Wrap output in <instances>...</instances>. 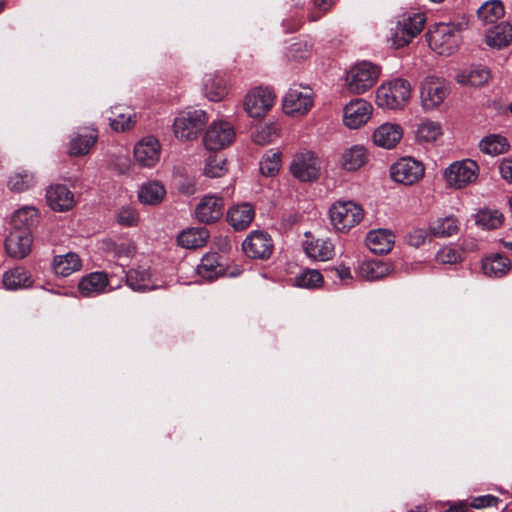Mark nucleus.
Here are the masks:
<instances>
[{
  "label": "nucleus",
  "mask_w": 512,
  "mask_h": 512,
  "mask_svg": "<svg viewBox=\"0 0 512 512\" xmlns=\"http://www.w3.org/2000/svg\"><path fill=\"white\" fill-rule=\"evenodd\" d=\"M412 87L408 80L394 78L383 82L376 90L375 102L378 107L389 110L402 109L409 102Z\"/></svg>",
  "instance_id": "f257e3e1"
},
{
  "label": "nucleus",
  "mask_w": 512,
  "mask_h": 512,
  "mask_svg": "<svg viewBox=\"0 0 512 512\" xmlns=\"http://www.w3.org/2000/svg\"><path fill=\"white\" fill-rule=\"evenodd\" d=\"M381 67L370 61H359L346 71L345 88L353 95H361L369 91L378 81Z\"/></svg>",
  "instance_id": "f03ea898"
},
{
  "label": "nucleus",
  "mask_w": 512,
  "mask_h": 512,
  "mask_svg": "<svg viewBox=\"0 0 512 512\" xmlns=\"http://www.w3.org/2000/svg\"><path fill=\"white\" fill-rule=\"evenodd\" d=\"M479 165L472 159L454 161L443 171V179L448 188L463 189L475 183L479 176Z\"/></svg>",
  "instance_id": "7ed1b4c3"
},
{
  "label": "nucleus",
  "mask_w": 512,
  "mask_h": 512,
  "mask_svg": "<svg viewBox=\"0 0 512 512\" xmlns=\"http://www.w3.org/2000/svg\"><path fill=\"white\" fill-rule=\"evenodd\" d=\"M208 117L201 109L186 110L178 114L173 122V132L180 141H191L203 130Z\"/></svg>",
  "instance_id": "20e7f679"
},
{
  "label": "nucleus",
  "mask_w": 512,
  "mask_h": 512,
  "mask_svg": "<svg viewBox=\"0 0 512 512\" xmlns=\"http://www.w3.org/2000/svg\"><path fill=\"white\" fill-rule=\"evenodd\" d=\"M334 228L340 232H348L364 218V210L354 201H337L329 211Z\"/></svg>",
  "instance_id": "39448f33"
},
{
  "label": "nucleus",
  "mask_w": 512,
  "mask_h": 512,
  "mask_svg": "<svg viewBox=\"0 0 512 512\" xmlns=\"http://www.w3.org/2000/svg\"><path fill=\"white\" fill-rule=\"evenodd\" d=\"M448 95V84L441 77L428 75L420 84L421 106L426 111H432L438 108Z\"/></svg>",
  "instance_id": "423d86ee"
},
{
  "label": "nucleus",
  "mask_w": 512,
  "mask_h": 512,
  "mask_svg": "<svg viewBox=\"0 0 512 512\" xmlns=\"http://www.w3.org/2000/svg\"><path fill=\"white\" fill-rule=\"evenodd\" d=\"M320 170V159L314 152L308 150L296 153L290 163L291 174L301 182L317 180Z\"/></svg>",
  "instance_id": "0eeeda50"
},
{
  "label": "nucleus",
  "mask_w": 512,
  "mask_h": 512,
  "mask_svg": "<svg viewBox=\"0 0 512 512\" xmlns=\"http://www.w3.org/2000/svg\"><path fill=\"white\" fill-rule=\"evenodd\" d=\"M314 105V92L308 86H292L283 99V110L287 115L303 116Z\"/></svg>",
  "instance_id": "6e6552de"
},
{
  "label": "nucleus",
  "mask_w": 512,
  "mask_h": 512,
  "mask_svg": "<svg viewBox=\"0 0 512 512\" xmlns=\"http://www.w3.org/2000/svg\"><path fill=\"white\" fill-rule=\"evenodd\" d=\"M276 95L268 87H255L244 98V109L252 118H262L273 107Z\"/></svg>",
  "instance_id": "1a4fd4ad"
},
{
  "label": "nucleus",
  "mask_w": 512,
  "mask_h": 512,
  "mask_svg": "<svg viewBox=\"0 0 512 512\" xmlns=\"http://www.w3.org/2000/svg\"><path fill=\"white\" fill-rule=\"evenodd\" d=\"M235 139L233 126L226 121H214L206 130L203 143L206 149L218 151L228 147Z\"/></svg>",
  "instance_id": "9d476101"
},
{
  "label": "nucleus",
  "mask_w": 512,
  "mask_h": 512,
  "mask_svg": "<svg viewBox=\"0 0 512 512\" xmlns=\"http://www.w3.org/2000/svg\"><path fill=\"white\" fill-rule=\"evenodd\" d=\"M424 166L421 162L405 157L398 160L390 168L391 178L404 185H413L424 176Z\"/></svg>",
  "instance_id": "9b49d317"
},
{
  "label": "nucleus",
  "mask_w": 512,
  "mask_h": 512,
  "mask_svg": "<svg viewBox=\"0 0 512 512\" xmlns=\"http://www.w3.org/2000/svg\"><path fill=\"white\" fill-rule=\"evenodd\" d=\"M373 106L362 98L352 99L343 108V124L349 129H359L371 118Z\"/></svg>",
  "instance_id": "f8f14e48"
},
{
  "label": "nucleus",
  "mask_w": 512,
  "mask_h": 512,
  "mask_svg": "<svg viewBox=\"0 0 512 512\" xmlns=\"http://www.w3.org/2000/svg\"><path fill=\"white\" fill-rule=\"evenodd\" d=\"M273 241L267 232L255 230L250 232L242 243V249L251 259H267L273 251Z\"/></svg>",
  "instance_id": "ddd939ff"
},
{
  "label": "nucleus",
  "mask_w": 512,
  "mask_h": 512,
  "mask_svg": "<svg viewBox=\"0 0 512 512\" xmlns=\"http://www.w3.org/2000/svg\"><path fill=\"white\" fill-rule=\"evenodd\" d=\"M161 145L154 136H146L134 147L135 161L144 167L154 166L160 159Z\"/></svg>",
  "instance_id": "4468645a"
},
{
  "label": "nucleus",
  "mask_w": 512,
  "mask_h": 512,
  "mask_svg": "<svg viewBox=\"0 0 512 512\" xmlns=\"http://www.w3.org/2000/svg\"><path fill=\"white\" fill-rule=\"evenodd\" d=\"M32 242L28 229H12L6 238L5 249L11 257L22 259L30 253Z\"/></svg>",
  "instance_id": "2eb2a0df"
},
{
  "label": "nucleus",
  "mask_w": 512,
  "mask_h": 512,
  "mask_svg": "<svg viewBox=\"0 0 512 512\" xmlns=\"http://www.w3.org/2000/svg\"><path fill=\"white\" fill-rule=\"evenodd\" d=\"M47 204L51 209L58 212H66L75 206V198L72 191L65 185H50L46 190Z\"/></svg>",
  "instance_id": "dca6fc26"
},
{
  "label": "nucleus",
  "mask_w": 512,
  "mask_h": 512,
  "mask_svg": "<svg viewBox=\"0 0 512 512\" xmlns=\"http://www.w3.org/2000/svg\"><path fill=\"white\" fill-rule=\"evenodd\" d=\"M224 202L222 198L207 195L203 197L195 209L196 218L202 223H212L219 220L223 215Z\"/></svg>",
  "instance_id": "f3484780"
},
{
  "label": "nucleus",
  "mask_w": 512,
  "mask_h": 512,
  "mask_svg": "<svg viewBox=\"0 0 512 512\" xmlns=\"http://www.w3.org/2000/svg\"><path fill=\"white\" fill-rule=\"evenodd\" d=\"M303 249L314 260L328 261L334 256V245L329 239L314 238L310 232L305 233Z\"/></svg>",
  "instance_id": "a211bd4d"
},
{
  "label": "nucleus",
  "mask_w": 512,
  "mask_h": 512,
  "mask_svg": "<svg viewBox=\"0 0 512 512\" xmlns=\"http://www.w3.org/2000/svg\"><path fill=\"white\" fill-rule=\"evenodd\" d=\"M425 38L430 49L441 56L455 53L462 43L460 34H425Z\"/></svg>",
  "instance_id": "6ab92c4d"
},
{
  "label": "nucleus",
  "mask_w": 512,
  "mask_h": 512,
  "mask_svg": "<svg viewBox=\"0 0 512 512\" xmlns=\"http://www.w3.org/2000/svg\"><path fill=\"white\" fill-rule=\"evenodd\" d=\"M403 136V129L396 123H384L375 129L373 142L376 146L391 149L395 147Z\"/></svg>",
  "instance_id": "aec40b11"
},
{
  "label": "nucleus",
  "mask_w": 512,
  "mask_h": 512,
  "mask_svg": "<svg viewBox=\"0 0 512 512\" xmlns=\"http://www.w3.org/2000/svg\"><path fill=\"white\" fill-rule=\"evenodd\" d=\"M96 141V130L85 128L83 131H79L71 137L68 145V153L70 156H84L89 153Z\"/></svg>",
  "instance_id": "412c9836"
},
{
  "label": "nucleus",
  "mask_w": 512,
  "mask_h": 512,
  "mask_svg": "<svg viewBox=\"0 0 512 512\" xmlns=\"http://www.w3.org/2000/svg\"><path fill=\"white\" fill-rule=\"evenodd\" d=\"M108 284L107 274L104 272H92L80 280L78 289L82 296L93 297L103 293Z\"/></svg>",
  "instance_id": "4be33fe9"
},
{
  "label": "nucleus",
  "mask_w": 512,
  "mask_h": 512,
  "mask_svg": "<svg viewBox=\"0 0 512 512\" xmlns=\"http://www.w3.org/2000/svg\"><path fill=\"white\" fill-rule=\"evenodd\" d=\"M254 217V208L249 203L237 204L227 212L228 223L237 231L246 229L252 223Z\"/></svg>",
  "instance_id": "5701e85b"
},
{
  "label": "nucleus",
  "mask_w": 512,
  "mask_h": 512,
  "mask_svg": "<svg viewBox=\"0 0 512 512\" xmlns=\"http://www.w3.org/2000/svg\"><path fill=\"white\" fill-rule=\"evenodd\" d=\"M491 79V72L487 67L474 66L469 69L459 71L455 80L460 85L481 87L486 85Z\"/></svg>",
  "instance_id": "b1692460"
},
{
  "label": "nucleus",
  "mask_w": 512,
  "mask_h": 512,
  "mask_svg": "<svg viewBox=\"0 0 512 512\" xmlns=\"http://www.w3.org/2000/svg\"><path fill=\"white\" fill-rule=\"evenodd\" d=\"M109 122L115 132H125L134 127L136 114L130 107L117 105L111 109Z\"/></svg>",
  "instance_id": "393cba45"
},
{
  "label": "nucleus",
  "mask_w": 512,
  "mask_h": 512,
  "mask_svg": "<svg viewBox=\"0 0 512 512\" xmlns=\"http://www.w3.org/2000/svg\"><path fill=\"white\" fill-rule=\"evenodd\" d=\"M394 235L386 229L370 231L366 237L367 247L374 254L388 253L394 245Z\"/></svg>",
  "instance_id": "a878e982"
},
{
  "label": "nucleus",
  "mask_w": 512,
  "mask_h": 512,
  "mask_svg": "<svg viewBox=\"0 0 512 512\" xmlns=\"http://www.w3.org/2000/svg\"><path fill=\"white\" fill-rule=\"evenodd\" d=\"M483 273L492 278H501L511 269V261L504 255L491 254L482 260Z\"/></svg>",
  "instance_id": "bb28decb"
},
{
  "label": "nucleus",
  "mask_w": 512,
  "mask_h": 512,
  "mask_svg": "<svg viewBox=\"0 0 512 512\" xmlns=\"http://www.w3.org/2000/svg\"><path fill=\"white\" fill-rule=\"evenodd\" d=\"M415 138L419 143H432L443 134L442 125L438 121L422 119L414 130Z\"/></svg>",
  "instance_id": "cd10ccee"
},
{
  "label": "nucleus",
  "mask_w": 512,
  "mask_h": 512,
  "mask_svg": "<svg viewBox=\"0 0 512 512\" xmlns=\"http://www.w3.org/2000/svg\"><path fill=\"white\" fill-rule=\"evenodd\" d=\"M82 267V262L78 254L68 252L64 255H57L53 260V270L55 274L62 277H67L72 273L79 271Z\"/></svg>",
  "instance_id": "c85d7f7f"
},
{
  "label": "nucleus",
  "mask_w": 512,
  "mask_h": 512,
  "mask_svg": "<svg viewBox=\"0 0 512 512\" xmlns=\"http://www.w3.org/2000/svg\"><path fill=\"white\" fill-rule=\"evenodd\" d=\"M166 196L165 187L158 181L144 183L138 191L139 201L145 205H158Z\"/></svg>",
  "instance_id": "c756f323"
},
{
  "label": "nucleus",
  "mask_w": 512,
  "mask_h": 512,
  "mask_svg": "<svg viewBox=\"0 0 512 512\" xmlns=\"http://www.w3.org/2000/svg\"><path fill=\"white\" fill-rule=\"evenodd\" d=\"M204 93L210 101H220L228 93L225 79L216 74H206L204 76Z\"/></svg>",
  "instance_id": "7c9ffc66"
},
{
  "label": "nucleus",
  "mask_w": 512,
  "mask_h": 512,
  "mask_svg": "<svg viewBox=\"0 0 512 512\" xmlns=\"http://www.w3.org/2000/svg\"><path fill=\"white\" fill-rule=\"evenodd\" d=\"M32 283L31 275L23 267L12 268L3 275V285L8 290L28 288Z\"/></svg>",
  "instance_id": "2f4dec72"
},
{
  "label": "nucleus",
  "mask_w": 512,
  "mask_h": 512,
  "mask_svg": "<svg viewBox=\"0 0 512 512\" xmlns=\"http://www.w3.org/2000/svg\"><path fill=\"white\" fill-rule=\"evenodd\" d=\"M459 225V220L453 215L440 217L430 223L429 232L439 238L451 237L458 233Z\"/></svg>",
  "instance_id": "473e14b6"
},
{
  "label": "nucleus",
  "mask_w": 512,
  "mask_h": 512,
  "mask_svg": "<svg viewBox=\"0 0 512 512\" xmlns=\"http://www.w3.org/2000/svg\"><path fill=\"white\" fill-rule=\"evenodd\" d=\"M479 149L487 155L497 156L508 152L510 149V143L505 136L500 134H490L485 136L479 142Z\"/></svg>",
  "instance_id": "72a5a7b5"
},
{
  "label": "nucleus",
  "mask_w": 512,
  "mask_h": 512,
  "mask_svg": "<svg viewBox=\"0 0 512 512\" xmlns=\"http://www.w3.org/2000/svg\"><path fill=\"white\" fill-rule=\"evenodd\" d=\"M209 232L205 228H190L182 231L178 236V244L186 249H196L205 245Z\"/></svg>",
  "instance_id": "f704fd0d"
},
{
  "label": "nucleus",
  "mask_w": 512,
  "mask_h": 512,
  "mask_svg": "<svg viewBox=\"0 0 512 512\" xmlns=\"http://www.w3.org/2000/svg\"><path fill=\"white\" fill-rule=\"evenodd\" d=\"M151 273L149 269L138 267L126 273V283L134 291L144 292L154 290L156 286L150 285Z\"/></svg>",
  "instance_id": "c9c22d12"
},
{
  "label": "nucleus",
  "mask_w": 512,
  "mask_h": 512,
  "mask_svg": "<svg viewBox=\"0 0 512 512\" xmlns=\"http://www.w3.org/2000/svg\"><path fill=\"white\" fill-rule=\"evenodd\" d=\"M391 271L388 263L379 260H367L359 266V276L366 280H378L385 277Z\"/></svg>",
  "instance_id": "e433bc0d"
},
{
  "label": "nucleus",
  "mask_w": 512,
  "mask_h": 512,
  "mask_svg": "<svg viewBox=\"0 0 512 512\" xmlns=\"http://www.w3.org/2000/svg\"><path fill=\"white\" fill-rule=\"evenodd\" d=\"M366 162V151L363 146H353L345 150L340 159L341 167L346 171H356Z\"/></svg>",
  "instance_id": "4c0bfd02"
},
{
  "label": "nucleus",
  "mask_w": 512,
  "mask_h": 512,
  "mask_svg": "<svg viewBox=\"0 0 512 512\" xmlns=\"http://www.w3.org/2000/svg\"><path fill=\"white\" fill-rule=\"evenodd\" d=\"M504 6L500 0H489L483 3L477 10L478 19L483 24H495L504 16Z\"/></svg>",
  "instance_id": "58836bf2"
},
{
  "label": "nucleus",
  "mask_w": 512,
  "mask_h": 512,
  "mask_svg": "<svg viewBox=\"0 0 512 512\" xmlns=\"http://www.w3.org/2000/svg\"><path fill=\"white\" fill-rule=\"evenodd\" d=\"M426 24L423 12H404L398 17L397 27L401 32H422Z\"/></svg>",
  "instance_id": "ea45409f"
},
{
  "label": "nucleus",
  "mask_w": 512,
  "mask_h": 512,
  "mask_svg": "<svg viewBox=\"0 0 512 512\" xmlns=\"http://www.w3.org/2000/svg\"><path fill=\"white\" fill-rule=\"evenodd\" d=\"M197 273L206 280H213L224 273L222 265L219 263L217 254H208L201 259L197 266Z\"/></svg>",
  "instance_id": "a19ab883"
},
{
  "label": "nucleus",
  "mask_w": 512,
  "mask_h": 512,
  "mask_svg": "<svg viewBox=\"0 0 512 512\" xmlns=\"http://www.w3.org/2000/svg\"><path fill=\"white\" fill-rule=\"evenodd\" d=\"M8 187L14 192H24L36 185V178L33 172L26 169L15 171L8 180Z\"/></svg>",
  "instance_id": "79ce46f5"
},
{
  "label": "nucleus",
  "mask_w": 512,
  "mask_h": 512,
  "mask_svg": "<svg viewBox=\"0 0 512 512\" xmlns=\"http://www.w3.org/2000/svg\"><path fill=\"white\" fill-rule=\"evenodd\" d=\"M38 211L32 206H25L14 212L11 218L12 229H28L37 223Z\"/></svg>",
  "instance_id": "37998d69"
},
{
  "label": "nucleus",
  "mask_w": 512,
  "mask_h": 512,
  "mask_svg": "<svg viewBox=\"0 0 512 512\" xmlns=\"http://www.w3.org/2000/svg\"><path fill=\"white\" fill-rule=\"evenodd\" d=\"M475 221L482 229H497L503 222V215L497 210L482 209L476 214Z\"/></svg>",
  "instance_id": "c03bdc74"
},
{
  "label": "nucleus",
  "mask_w": 512,
  "mask_h": 512,
  "mask_svg": "<svg viewBox=\"0 0 512 512\" xmlns=\"http://www.w3.org/2000/svg\"><path fill=\"white\" fill-rule=\"evenodd\" d=\"M228 171L226 159L220 155H210L204 165V175L209 178H219Z\"/></svg>",
  "instance_id": "a18cd8bd"
},
{
  "label": "nucleus",
  "mask_w": 512,
  "mask_h": 512,
  "mask_svg": "<svg viewBox=\"0 0 512 512\" xmlns=\"http://www.w3.org/2000/svg\"><path fill=\"white\" fill-rule=\"evenodd\" d=\"M260 172L264 176H275L281 165V153L270 150L264 154L260 161Z\"/></svg>",
  "instance_id": "49530a36"
},
{
  "label": "nucleus",
  "mask_w": 512,
  "mask_h": 512,
  "mask_svg": "<svg viewBox=\"0 0 512 512\" xmlns=\"http://www.w3.org/2000/svg\"><path fill=\"white\" fill-rule=\"evenodd\" d=\"M295 283L301 288L314 289L322 285L323 276L318 270L306 269L295 277Z\"/></svg>",
  "instance_id": "de8ad7c7"
},
{
  "label": "nucleus",
  "mask_w": 512,
  "mask_h": 512,
  "mask_svg": "<svg viewBox=\"0 0 512 512\" xmlns=\"http://www.w3.org/2000/svg\"><path fill=\"white\" fill-rule=\"evenodd\" d=\"M108 250L119 259H130L136 254L137 248L132 240H123L120 242H111L107 246Z\"/></svg>",
  "instance_id": "09e8293b"
},
{
  "label": "nucleus",
  "mask_w": 512,
  "mask_h": 512,
  "mask_svg": "<svg viewBox=\"0 0 512 512\" xmlns=\"http://www.w3.org/2000/svg\"><path fill=\"white\" fill-rule=\"evenodd\" d=\"M483 42L493 50H502L512 44V34H483Z\"/></svg>",
  "instance_id": "8fccbe9b"
},
{
  "label": "nucleus",
  "mask_w": 512,
  "mask_h": 512,
  "mask_svg": "<svg viewBox=\"0 0 512 512\" xmlns=\"http://www.w3.org/2000/svg\"><path fill=\"white\" fill-rule=\"evenodd\" d=\"M310 53V46L306 41L298 38H293L287 47V55L293 59H304Z\"/></svg>",
  "instance_id": "3c124183"
},
{
  "label": "nucleus",
  "mask_w": 512,
  "mask_h": 512,
  "mask_svg": "<svg viewBox=\"0 0 512 512\" xmlns=\"http://www.w3.org/2000/svg\"><path fill=\"white\" fill-rule=\"evenodd\" d=\"M436 259L441 264H456L461 261V254L458 250L446 246L438 251Z\"/></svg>",
  "instance_id": "603ef678"
},
{
  "label": "nucleus",
  "mask_w": 512,
  "mask_h": 512,
  "mask_svg": "<svg viewBox=\"0 0 512 512\" xmlns=\"http://www.w3.org/2000/svg\"><path fill=\"white\" fill-rule=\"evenodd\" d=\"M118 222L124 226H135L139 221V215L134 208L122 207L118 212Z\"/></svg>",
  "instance_id": "864d4df0"
},
{
  "label": "nucleus",
  "mask_w": 512,
  "mask_h": 512,
  "mask_svg": "<svg viewBox=\"0 0 512 512\" xmlns=\"http://www.w3.org/2000/svg\"><path fill=\"white\" fill-rule=\"evenodd\" d=\"M415 34H391L386 39V43L391 49H400L411 43Z\"/></svg>",
  "instance_id": "5fc2aeb1"
},
{
  "label": "nucleus",
  "mask_w": 512,
  "mask_h": 512,
  "mask_svg": "<svg viewBox=\"0 0 512 512\" xmlns=\"http://www.w3.org/2000/svg\"><path fill=\"white\" fill-rule=\"evenodd\" d=\"M500 502L499 498L493 495H482L475 497L471 500V507L475 509H482L486 507L497 506Z\"/></svg>",
  "instance_id": "6e6d98bb"
},
{
  "label": "nucleus",
  "mask_w": 512,
  "mask_h": 512,
  "mask_svg": "<svg viewBox=\"0 0 512 512\" xmlns=\"http://www.w3.org/2000/svg\"><path fill=\"white\" fill-rule=\"evenodd\" d=\"M428 238V232L424 229H413L408 236V243L413 247H420L425 244Z\"/></svg>",
  "instance_id": "4d7b16f0"
},
{
  "label": "nucleus",
  "mask_w": 512,
  "mask_h": 512,
  "mask_svg": "<svg viewBox=\"0 0 512 512\" xmlns=\"http://www.w3.org/2000/svg\"><path fill=\"white\" fill-rule=\"evenodd\" d=\"M271 131L272 128L269 126L261 127L253 134V141L259 145L268 144L271 141Z\"/></svg>",
  "instance_id": "13d9d810"
},
{
  "label": "nucleus",
  "mask_w": 512,
  "mask_h": 512,
  "mask_svg": "<svg viewBox=\"0 0 512 512\" xmlns=\"http://www.w3.org/2000/svg\"><path fill=\"white\" fill-rule=\"evenodd\" d=\"M499 171L503 179L512 183V157L504 158L500 162Z\"/></svg>",
  "instance_id": "bf43d9fd"
},
{
  "label": "nucleus",
  "mask_w": 512,
  "mask_h": 512,
  "mask_svg": "<svg viewBox=\"0 0 512 512\" xmlns=\"http://www.w3.org/2000/svg\"><path fill=\"white\" fill-rule=\"evenodd\" d=\"M434 29L436 32H456L464 29L461 23L455 24L453 22H439L434 25Z\"/></svg>",
  "instance_id": "052dcab7"
},
{
  "label": "nucleus",
  "mask_w": 512,
  "mask_h": 512,
  "mask_svg": "<svg viewBox=\"0 0 512 512\" xmlns=\"http://www.w3.org/2000/svg\"><path fill=\"white\" fill-rule=\"evenodd\" d=\"M333 272L338 276L341 281H346L352 278L351 271L348 267L340 266L335 268Z\"/></svg>",
  "instance_id": "680f3d73"
},
{
  "label": "nucleus",
  "mask_w": 512,
  "mask_h": 512,
  "mask_svg": "<svg viewBox=\"0 0 512 512\" xmlns=\"http://www.w3.org/2000/svg\"><path fill=\"white\" fill-rule=\"evenodd\" d=\"M314 5L322 11L329 10L336 2V0H313Z\"/></svg>",
  "instance_id": "e2e57ef3"
},
{
  "label": "nucleus",
  "mask_w": 512,
  "mask_h": 512,
  "mask_svg": "<svg viewBox=\"0 0 512 512\" xmlns=\"http://www.w3.org/2000/svg\"><path fill=\"white\" fill-rule=\"evenodd\" d=\"M498 28L500 29L499 32H511L512 31V24L510 22H502Z\"/></svg>",
  "instance_id": "0e129e2a"
},
{
  "label": "nucleus",
  "mask_w": 512,
  "mask_h": 512,
  "mask_svg": "<svg viewBox=\"0 0 512 512\" xmlns=\"http://www.w3.org/2000/svg\"><path fill=\"white\" fill-rule=\"evenodd\" d=\"M465 508H466L465 505L459 504V505H455L454 507H451L446 512H465Z\"/></svg>",
  "instance_id": "69168bd1"
},
{
  "label": "nucleus",
  "mask_w": 512,
  "mask_h": 512,
  "mask_svg": "<svg viewBox=\"0 0 512 512\" xmlns=\"http://www.w3.org/2000/svg\"><path fill=\"white\" fill-rule=\"evenodd\" d=\"M410 512H427L426 508L423 506H417L414 510H411Z\"/></svg>",
  "instance_id": "338daca9"
},
{
  "label": "nucleus",
  "mask_w": 512,
  "mask_h": 512,
  "mask_svg": "<svg viewBox=\"0 0 512 512\" xmlns=\"http://www.w3.org/2000/svg\"><path fill=\"white\" fill-rule=\"evenodd\" d=\"M503 246L509 250H512V242H503Z\"/></svg>",
  "instance_id": "774afa93"
}]
</instances>
